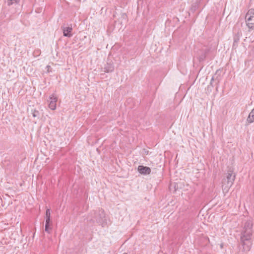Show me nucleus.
Instances as JSON below:
<instances>
[{
  "mask_svg": "<svg viewBox=\"0 0 254 254\" xmlns=\"http://www.w3.org/2000/svg\"><path fill=\"white\" fill-rule=\"evenodd\" d=\"M197 6L198 5L196 3L192 4L190 8V10L193 12H194L197 8Z\"/></svg>",
  "mask_w": 254,
  "mask_h": 254,
  "instance_id": "obj_13",
  "label": "nucleus"
},
{
  "mask_svg": "<svg viewBox=\"0 0 254 254\" xmlns=\"http://www.w3.org/2000/svg\"><path fill=\"white\" fill-rule=\"evenodd\" d=\"M19 0H8L7 1V5L10 6L11 4H12V3H13L14 1L16 3H17V2H18Z\"/></svg>",
  "mask_w": 254,
  "mask_h": 254,
  "instance_id": "obj_15",
  "label": "nucleus"
},
{
  "mask_svg": "<svg viewBox=\"0 0 254 254\" xmlns=\"http://www.w3.org/2000/svg\"><path fill=\"white\" fill-rule=\"evenodd\" d=\"M210 48H206L204 50H203L201 52H203L204 54H205L206 55L208 54V53L210 52Z\"/></svg>",
  "mask_w": 254,
  "mask_h": 254,
  "instance_id": "obj_17",
  "label": "nucleus"
},
{
  "mask_svg": "<svg viewBox=\"0 0 254 254\" xmlns=\"http://www.w3.org/2000/svg\"><path fill=\"white\" fill-rule=\"evenodd\" d=\"M214 80V77L212 76L211 79L210 84L208 86V88H213L214 87V85L213 84Z\"/></svg>",
  "mask_w": 254,
  "mask_h": 254,
  "instance_id": "obj_14",
  "label": "nucleus"
},
{
  "mask_svg": "<svg viewBox=\"0 0 254 254\" xmlns=\"http://www.w3.org/2000/svg\"><path fill=\"white\" fill-rule=\"evenodd\" d=\"M235 179V174L231 170L228 171L226 176L227 186L225 188V190L227 189L228 190L229 188L233 185Z\"/></svg>",
  "mask_w": 254,
  "mask_h": 254,
  "instance_id": "obj_5",
  "label": "nucleus"
},
{
  "mask_svg": "<svg viewBox=\"0 0 254 254\" xmlns=\"http://www.w3.org/2000/svg\"><path fill=\"white\" fill-rule=\"evenodd\" d=\"M62 29L63 31V35L64 36L69 38L72 36L71 33L72 31V27L71 25L67 26L64 25L62 27Z\"/></svg>",
  "mask_w": 254,
  "mask_h": 254,
  "instance_id": "obj_6",
  "label": "nucleus"
},
{
  "mask_svg": "<svg viewBox=\"0 0 254 254\" xmlns=\"http://www.w3.org/2000/svg\"><path fill=\"white\" fill-rule=\"evenodd\" d=\"M253 222L252 220H248L242 226L240 234V243L242 248L240 250L243 254L248 253L251 249L253 244Z\"/></svg>",
  "mask_w": 254,
  "mask_h": 254,
  "instance_id": "obj_1",
  "label": "nucleus"
},
{
  "mask_svg": "<svg viewBox=\"0 0 254 254\" xmlns=\"http://www.w3.org/2000/svg\"><path fill=\"white\" fill-rule=\"evenodd\" d=\"M46 69H47V72H50L52 71V68L50 65H47L46 67Z\"/></svg>",
  "mask_w": 254,
  "mask_h": 254,
  "instance_id": "obj_18",
  "label": "nucleus"
},
{
  "mask_svg": "<svg viewBox=\"0 0 254 254\" xmlns=\"http://www.w3.org/2000/svg\"><path fill=\"white\" fill-rule=\"evenodd\" d=\"M219 80L218 79V80H217V84H218V83H219Z\"/></svg>",
  "mask_w": 254,
  "mask_h": 254,
  "instance_id": "obj_19",
  "label": "nucleus"
},
{
  "mask_svg": "<svg viewBox=\"0 0 254 254\" xmlns=\"http://www.w3.org/2000/svg\"><path fill=\"white\" fill-rule=\"evenodd\" d=\"M87 220L92 223L96 222L102 227H105L107 224L105 214L102 209L91 211L87 217Z\"/></svg>",
  "mask_w": 254,
  "mask_h": 254,
  "instance_id": "obj_2",
  "label": "nucleus"
},
{
  "mask_svg": "<svg viewBox=\"0 0 254 254\" xmlns=\"http://www.w3.org/2000/svg\"><path fill=\"white\" fill-rule=\"evenodd\" d=\"M247 122L251 124L254 122V108L251 111L247 119Z\"/></svg>",
  "mask_w": 254,
  "mask_h": 254,
  "instance_id": "obj_10",
  "label": "nucleus"
},
{
  "mask_svg": "<svg viewBox=\"0 0 254 254\" xmlns=\"http://www.w3.org/2000/svg\"><path fill=\"white\" fill-rule=\"evenodd\" d=\"M45 231L48 234H51L53 228V222L51 219V210L47 208L46 211Z\"/></svg>",
  "mask_w": 254,
  "mask_h": 254,
  "instance_id": "obj_4",
  "label": "nucleus"
},
{
  "mask_svg": "<svg viewBox=\"0 0 254 254\" xmlns=\"http://www.w3.org/2000/svg\"><path fill=\"white\" fill-rule=\"evenodd\" d=\"M239 41V38L237 36H235L234 37V43L233 47H235V44L237 43Z\"/></svg>",
  "mask_w": 254,
  "mask_h": 254,
  "instance_id": "obj_16",
  "label": "nucleus"
},
{
  "mask_svg": "<svg viewBox=\"0 0 254 254\" xmlns=\"http://www.w3.org/2000/svg\"><path fill=\"white\" fill-rule=\"evenodd\" d=\"M114 70V65L113 63H107L104 67V71L105 72H112Z\"/></svg>",
  "mask_w": 254,
  "mask_h": 254,
  "instance_id": "obj_9",
  "label": "nucleus"
},
{
  "mask_svg": "<svg viewBox=\"0 0 254 254\" xmlns=\"http://www.w3.org/2000/svg\"><path fill=\"white\" fill-rule=\"evenodd\" d=\"M247 26L250 29H254V9L251 8L247 12L246 16Z\"/></svg>",
  "mask_w": 254,
  "mask_h": 254,
  "instance_id": "obj_3",
  "label": "nucleus"
},
{
  "mask_svg": "<svg viewBox=\"0 0 254 254\" xmlns=\"http://www.w3.org/2000/svg\"><path fill=\"white\" fill-rule=\"evenodd\" d=\"M48 101L50 102L49 107L52 110H55L56 108V102L57 101V96L54 94H52Z\"/></svg>",
  "mask_w": 254,
  "mask_h": 254,
  "instance_id": "obj_7",
  "label": "nucleus"
},
{
  "mask_svg": "<svg viewBox=\"0 0 254 254\" xmlns=\"http://www.w3.org/2000/svg\"><path fill=\"white\" fill-rule=\"evenodd\" d=\"M31 112L33 117H37L38 119L40 118V112L38 110H36L35 109L32 110Z\"/></svg>",
  "mask_w": 254,
  "mask_h": 254,
  "instance_id": "obj_12",
  "label": "nucleus"
},
{
  "mask_svg": "<svg viewBox=\"0 0 254 254\" xmlns=\"http://www.w3.org/2000/svg\"><path fill=\"white\" fill-rule=\"evenodd\" d=\"M206 56L205 54H204L203 52L201 51L200 53L199 54V55L198 57V59L199 62H202L204 61L206 57Z\"/></svg>",
  "mask_w": 254,
  "mask_h": 254,
  "instance_id": "obj_11",
  "label": "nucleus"
},
{
  "mask_svg": "<svg viewBox=\"0 0 254 254\" xmlns=\"http://www.w3.org/2000/svg\"><path fill=\"white\" fill-rule=\"evenodd\" d=\"M137 170L139 173L144 175H149L151 173V169L149 167L142 165L138 166Z\"/></svg>",
  "mask_w": 254,
  "mask_h": 254,
  "instance_id": "obj_8",
  "label": "nucleus"
}]
</instances>
